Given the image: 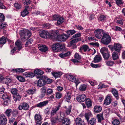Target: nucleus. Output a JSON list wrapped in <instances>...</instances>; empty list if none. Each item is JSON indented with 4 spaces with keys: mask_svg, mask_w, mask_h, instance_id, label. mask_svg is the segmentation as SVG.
<instances>
[{
    "mask_svg": "<svg viewBox=\"0 0 125 125\" xmlns=\"http://www.w3.org/2000/svg\"><path fill=\"white\" fill-rule=\"evenodd\" d=\"M20 34L21 40L24 42L31 36V33L30 31L28 30L26 31L24 30H21L20 31Z\"/></svg>",
    "mask_w": 125,
    "mask_h": 125,
    "instance_id": "f257e3e1",
    "label": "nucleus"
},
{
    "mask_svg": "<svg viewBox=\"0 0 125 125\" xmlns=\"http://www.w3.org/2000/svg\"><path fill=\"white\" fill-rule=\"evenodd\" d=\"M103 35L101 40V42L105 45H108L111 40L110 36L108 34L104 33H103Z\"/></svg>",
    "mask_w": 125,
    "mask_h": 125,
    "instance_id": "f03ea898",
    "label": "nucleus"
},
{
    "mask_svg": "<svg viewBox=\"0 0 125 125\" xmlns=\"http://www.w3.org/2000/svg\"><path fill=\"white\" fill-rule=\"evenodd\" d=\"M52 49L55 51L59 52L63 51V49H65V45L64 44L56 43L52 45Z\"/></svg>",
    "mask_w": 125,
    "mask_h": 125,
    "instance_id": "7ed1b4c3",
    "label": "nucleus"
},
{
    "mask_svg": "<svg viewBox=\"0 0 125 125\" xmlns=\"http://www.w3.org/2000/svg\"><path fill=\"white\" fill-rule=\"evenodd\" d=\"M69 37V36L67 35L66 34H63L57 36V40L59 41H65Z\"/></svg>",
    "mask_w": 125,
    "mask_h": 125,
    "instance_id": "20e7f679",
    "label": "nucleus"
},
{
    "mask_svg": "<svg viewBox=\"0 0 125 125\" xmlns=\"http://www.w3.org/2000/svg\"><path fill=\"white\" fill-rule=\"evenodd\" d=\"M34 119L36 125H41L42 124V116L40 114H37L34 116Z\"/></svg>",
    "mask_w": 125,
    "mask_h": 125,
    "instance_id": "39448f33",
    "label": "nucleus"
},
{
    "mask_svg": "<svg viewBox=\"0 0 125 125\" xmlns=\"http://www.w3.org/2000/svg\"><path fill=\"white\" fill-rule=\"evenodd\" d=\"M113 98L112 96L110 94H108L106 97L104 101V104L105 105L110 104L112 101Z\"/></svg>",
    "mask_w": 125,
    "mask_h": 125,
    "instance_id": "423d86ee",
    "label": "nucleus"
},
{
    "mask_svg": "<svg viewBox=\"0 0 125 125\" xmlns=\"http://www.w3.org/2000/svg\"><path fill=\"white\" fill-rule=\"evenodd\" d=\"M29 108V106L27 103L25 102H23L19 106L18 108L19 110L23 109L27 110Z\"/></svg>",
    "mask_w": 125,
    "mask_h": 125,
    "instance_id": "0eeeda50",
    "label": "nucleus"
},
{
    "mask_svg": "<svg viewBox=\"0 0 125 125\" xmlns=\"http://www.w3.org/2000/svg\"><path fill=\"white\" fill-rule=\"evenodd\" d=\"M66 50L65 48L63 50V52L59 54V56L60 57L62 58H64L70 55V52L69 51L66 52Z\"/></svg>",
    "mask_w": 125,
    "mask_h": 125,
    "instance_id": "6e6552de",
    "label": "nucleus"
},
{
    "mask_svg": "<svg viewBox=\"0 0 125 125\" xmlns=\"http://www.w3.org/2000/svg\"><path fill=\"white\" fill-rule=\"evenodd\" d=\"M7 119L3 114L0 115V125H5L7 122Z\"/></svg>",
    "mask_w": 125,
    "mask_h": 125,
    "instance_id": "1a4fd4ad",
    "label": "nucleus"
},
{
    "mask_svg": "<svg viewBox=\"0 0 125 125\" xmlns=\"http://www.w3.org/2000/svg\"><path fill=\"white\" fill-rule=\"evenodd\" d=\"M39 35L42 38H47L50 37V34L47 31L43 30L39 33Z\"/></svg>",
    "mask_w": 125,
    "mask_h": 125,
    "instance_id": "9d476101",
    "label": "nucleus"
},
{
    "mask_svg": "<svg viewBox=\"0 0 125 125\" xmlns=\"http://www.w3.org/2000/svg\"><path fill=\"white\" fill-rule=\"evenodd\" d=\"M38 48L40 51L42 52H45L48 51V47L44 45L39 44L38 45Z\"/></svg>",
    "mask_w": 125,
    "mask_h": 125,
    "instance_id": "9b49d317",
    "label": "nucleus"
},
{
    "mask_svg": "<svg viewBox=\"0 0 125 125\" xmlns=\"http://www.w3.org/2000/svg\"><path fill=\"white\" fill-rule=\"evenodd\" d=\"M86 96L85 95L82 94L78 96L76 98L77 101L79 102H82L86 100Z\"/></svg>",
    "mask_w": 125,
    "mask_h": 125,
    "instance_id": "f8f14e48",
    "label": "nucleus"
},
{
    "mask_svg": "<svg viewBox=\"0 0 125 125\" xmlns=\"http://www.w3.org/2000/svg\"><path fill=\"white\" fill-rule=\"evenodd\" d=\"M103 30L102 29H98L94 31L95 35L96 38L98 39H100L102 37V34L101 33L102 32L104 33Z\"/></svg>",
    "mask_w": 125,
    "mask_h": 125,
    "instance_id": "ddd939ff",
    "label": "nucleus"
},
{
    "mask_svg": "<svg viewBox=\"0 0 125 125\" xmlns=\"http://www.w3.org/2000/svg\"><path fill=\"white\" fill-rule=\"evenodd\" d=\"M66 76L68 78V79L70 81L72 82H74L76 83H78V79H77L74 76H73L71 74H67L66 75Z\"/></svg>",
    "mask_w": 125,
    "mask_h": 125,
    "instance_id": "4468645a",
    "label": "nucleus"
},
{
    "mask_svg": "<svg viewBox=\"0 0 125 125\" xmlns=\"http://www.w3.org/2000/svg\"><path fill=\"white\" fill-rule=\"evenodd\" d=\"M34 73L35 75L36 76L37 78H40L41 76L44 73L43 71L39 69H36L34 70Z\"/></svg>",
    "mask_w": 125,
    "mask_h": 125,
    "instance_id": "2eb2a0df",
    "label": "nucleus"
},
{
    "mask_svg": "<svg viewBox=\"0 0 125 125\" xmlns=\"http://www.w3.org/2000/svg\"><path fill=\"white\" fill-rule=\"evenodd\" d=\"M75 122L76 125H84L85 124L84 120L79 117L76 119Z\"/></svg>",
    "mask_w": 125,
    "mask_h": 125,
    "instance_id": "dca6fc26",
    "label": "nucleus"
},
{
    "mask_svg": "<svg viewBox=\"0 0 125 125\" xmlns=\"http://www.w3.org/2000/svg\"><path fill=\"white\" fill-rule=\"evenodd\" d=\"M48 101L46 100L42 102H41L39 103L36 104L37 107L39 108H42L46 105L48 103Z\"/></svg>",
    "mask_w": 125,
    "mask_h": 125,
    "instance_id": "f3484780",
    "label": "nucleus"
},
{
    "mask_svg": "<svg viewBox=\"0 0 125 125\" xmlns=\"http://www.w3.org/2000/svg\"><path fill=\"white\" fill-rule=\"evenodd\" d=\"M121 46L119 43H115L114 45V50L117 52H119L120 51Z\"/></svg>",
    "mask_w": 125,
    "mask_h": 125,
    "instance_id": "a211bd4d",
    "label": "nucleus"
},
{
    "mask_svg": "<svg viewBox=\"0 0 125 125\" xmlns=\"http://www.w3.org/2000/svg\"><path fill=\"white\" fill-rule=\"evenodd\" d=\"M13 98L15 102H19L21 100V96L19 94H16L13 95Z\"/></svg>",
    "mask_w": 125,
    "mask_h": 125,
    "instance_id": "6ab92c4d",
    "label": "nucleus"
},
{
    "mask_svg": "<svg viewBox=\"0 0 125 125\" xmlns=\"http://www.w3.org/2000/svg\"><path fill=\"white\" fill-rule=\"evenodd\" d=\"M46 83V82L44 80L40 79L38 81L37 84L38 86L41 87L44 85Z\"/></svg>",
    "mask_w": 125,
    "mask_h": 125,
    "instance_id": "aec40b11",
    "label": "nucleus"
},
{
    "mask_svg": "<svg viewBox=\"0 0 125 125\" xmlns=\"http://www.w3.org/2000/svg\"><path fill=\"white\" fill-rule=\"evenodd\" d=\"M61 125H69L70 123V120L68 118H65L62 120Z\"/></svg>",
    "mask_w": 125,
    "mask_h": 125,
    "instance_id": "412c9836",
    "label": "nucleus"
},
{
    "mask_svg": "<svg viewBox=\"0 0 125 125\" xmlns=\"http://www.w3.org/2000/svg\"><path fill=\"white\" fill-rule=\"evenodd\" d=\"M29 7V6H26L25 7V9L21 13V15L23 17L29 14V12L27 10Z\"/></svg>",
    "mask_w": 125,
    "mask_h": 125,
    "instance_id": "4be33fe9",
    "label": "nucleus"
},
{
    "mask_svg": "<svg viewBox=\"0 0 125 125\" xmlns=\"http://www.w3.org/2000/svg\"><path fill=\"white\" fill-rule=\"evenodd\" d=\"M60 107V106H58L52 108L51 113V115H53L55 114L57 111L59 110Z\"/></svg>",
    "mask_w": 125,
    "mask_h": 125,
    "instance_id": "5701e85b",
    "label": "nucleus"
},
{
    "mask_svg": "<svg viewBox=\"0 0 125 125\" xmlns=\"http://www.w3.org/2000/svg\"><path fill=\"white\" fill-rule=\"evenodd\" d=\"M36 88H32L28 89L27 90V93L30 95H32L36 93Z\"/></svg>",
    "mask_w": 125,
    "mask_h": 125,
    "instance_id": "b1692460",
    "label": "nucleus"
},
{
    "mask_svg": "<svg viewBox=\"0 0 125 125\" xmlns=\"http://www.w3.org/2000/svg\"><path fill=\"white\" fill-rule=\"evenodd\" d=\"M102 107L99 105L95 106L94 108V111L96 113L100 112L102 110Z\"/></svg>",
    "mask_w": 125,
    "mask_h": 125,
    "instance_id": "393cba45",
    "label": "nucleus"
},
{
    "mask_svg": "<svg viewBox=\"0 0 125 125\" xmlns=\"http://www.w3.org/2000/svg\"><path fill=\"white\" fill-rule=\"evenodd\" d=\"M64 21V19L63 17L60 16L57 20L56 24L59 25L62 24Z\"/></svg>",
    "mask_w": 125,
    "mask_h": 125,
    "instance_id": "a878e982",
    "label": "nucleus"
},
{
    "mask_svg": "<svg viewBox=\"0 0 125 125\" xmlns=\"http://www.w3.org/2000/svg\"><path fill=\"white\" fill-rule=\"evenodd\" d=\"M52 74L55 78L60 77L62 75V73L60 72H54L52 73Z\"/></svg>",
    "mask_w": 125,
    "mask_h": 125,
    "instance_id": "bb28decb",
    "label": "nucleus"
},
{
    "mask_svg": "<svg viewBox=\"0 0 125 125\" xmlns=\"http://www.w3.org/2000/svg\"><path fill=\"white\" fill-rule=\"evenodd\" d=\"M71 94L70 93L67 92L65 96L64 99L65 100L68 102H70V101L71 98Z\"/></svg>",
    "mask_w": 125,
    "mask_h": 125,
    "instance_id": "cd10ccee",
    "label": "nucleus"
},
{
    "mask_svg": "<svg viewBox=\"0 0 125 125\" xmlns=\"http://www.w3.org/2000/svg\"><path fill=\"white\" fill-rule=\"evenodd\" d=\"M119 55V52H113L112 55L113 60H115L118 59Z\"/></svg>",
    "mask_w": 125,
    "mask_h": 125,
    "instance_id": "c85d7f7f",
    "label": "nucleus"
},
{
    "mask_svg": "<svg viewBox=\"0 0 125 125\" xmlns=\"http://www.w3.org/2000/svg\"><path fill=\"white\" fill-rule=\"evenodd\" d=\"M96 117L97 119L98 120V122H101L102 120L104 119V118L103 116V114H100L97 115Z\"/></svg>",
    "mask_w": 125,
    "mask_h": 125,
    "instance_id": "c756f323",
    "label": "nucleus"
},
{
    "mask_svg": "<svg viewBox=\"0 0 125 125\" xmlns=\"http://www.w3.org/2000/svg\"><path fill=\"white\" fill-rule=\"evenodd\" d=\"M102 60V58L101 56L99 55H96L94 59V62L97 63L100 62Z\"/></svg>",
    "mask_w": 125,
    "mask_h": 125,
    "instance_id": "7c9ffc66",
    "label": "nucleus"
},
{
    "mask_svg": "<svg viewBox=\"0 0 125 125\" xmlns=\"http://www.w3.org/2000/svg\"><path fill=\"white\" fill-rule=\"evenodd\" d=\"M81 50H83L84 52H86L87 51H90L91 49H89L88 46L86 45H82L81 48H80Z\"/></svg>",
    "mask_w": 125,
    "mask_h": 125,
    "instance_id": "2f4dec72",
    "label": "nucleus"
},
{
    "mask_svg": "<svg viewBox=\"0 0 125 125\" xmlns=\"http://www.w3.org/2000/svg\"><path fill=\"white\" fill-rule=\"evenodd\" d=\"M111 92L113 95L117 99L119 98L118 93L117 91L115 89H113L111 91Z\"/></svg>",
    "mask_w": 125,
    "mask_h": 125,
    "instance_id": "473e14b6",
    "label": "nucleus"
},
{
    "mask_svg": "<svg viewBox=\"0 0 125 125\" xmlns=\"http://www.w3.org/2000/svg\"><path fill=\"white\" fill-rule=\"evenodd\" d=\"M15 44L17 46L18 51H20L21 49L22 46L21 45V43L19 40L16 41L15 43Z\"/></svg>",
    "mask_w": 125,
    "mask_h": 125,
    "instance_id": "72a5a7b5",
    "label": "nucleus"
},
{
    "mask_svg": "<svg viewBox=\"0 0 125 125\" xmlns=\"http://www.w3.org/2000/svg\"><path fill=\"white\" fill-rule=\"evenodd\" d=\"M100 51L102 55L109 52L108 48L105 47L102 48L100 50Z\"/></svg>",
    "mask_w": 125,
    "mask_h": 125,
    "instance_id": "f704fd0d",
    "label": "nucleus"
},
{
    "mask_svg": "<svg viewBox=\"0 0 125 125\" xmlns=\"http://www.w3.org/2000/svg\"><path fill=\"white\" fill-rule=\"evenodd\" d=\"M92 116V115L90 112L86 113L85 114V116L87 122H89V118Z\"/></svg>",
    "mask_w": 125,
    "mask_h": 125,
    "instance_id": "c9c22d12",
    "label": "nucleus"
},
{
    "mask_svg": "<svg viewBox=\"0 0 125 125\" xmlns=\"http://www.w3.org/2000/svg\"><path fill=\"white\" fill-rule=\"evenodd\" d=\"M86 104L88 107H90L92 106V103L91 100L89 98L86 99L85 101Z\"/></svg>",
    "mask_w": 125,
    "mask_h": 125,
    "instance_id": "e433bc0d",
    "label": "nucleus"
},
{
    "mask_svg": "<svg viewBox=\"0 0 125 125\" xmlns=\"http://www.w3.org/2000/svg\"><path fill=\"white\" fill-rule=\"evenodd\" d=\"M110 52L109 51L107 52L102 55L103 58L105 60H107L109 58L110 56Z\"/></svg>",
    "mask_w": 125,
    "mask_h": 125,
    "instance_id": "4c0bfd02",
    "label": "nucleus"
},
{
    "mask_svg": "<svg viewBox=\"0 0 125 125\" xmlns=\"http://www.w3.org/2000/svg\"><path fill=\"white\" fill-rule=\"evenodd\" d=\"M105 62L107 66H113L114 64V62L111 60L106 61Z\"/></svg>",
    "mask_w": 125,
    "mask_h": 125,
    "instance_id": "58836bf2",
    "label": "nucleus"
},
{
    "mask_svg": "<svg viewBox=\"0 0 125 125\" xmlns=\"http://www.w3.org/2000/svg\"><path fill=\"white\" fill-rule=\"evenodd\" d=\"M12 110L10 109H8L6 110L5 112V113L6 115L8 117H9L12 113Z\"/></svg>",
    "mask_w": 125,
    "mask_h": 125,
    "instance_id": "ea45409f",
    "label": "nucleus"
},
{
    "mask_svg": "<svg viewBox=\"0 0 125 125\" xmlns=\"http://www.w3.org/2000/svg\"><path fill=\"white\" fill-rule=\"evenodd\" d=\"M76 31L74 30H69L66 31V33L68 36H70V35H72L76 33Z\"/></svg>",
    "mask_w": 125,
    "mask_h": 125,
    "instance_id": "a19ab883",
    "label": "nucleus"
},
{
    "mask_svg": "<svg viewBox=\"0 0 125 125\" xmlns=\"http://www.w3.org/2000/svg\"><path fill=\"white\" fill-rule=\"evenodd\" d=\"M16 78L20 82H24L25 81V78L22 76H17Z\"/></svg>",
    "mask_w": 125,
    "mask_h": 125,
    "instance_id": "79ce46f5",
    "label": "nucleus"
},
{
    "mask_svg": "<svg viewBox=\"0 0 125 125\" xmlns=\"http://www.w3.org/2000/svg\"><path fill=\"white\" fill-rule=\"evenodd\" d=\"M81 40V38H75L72 40L70 42V43L71 45H72L73 43L77 42Z\"/></svg>",
    "mask_w": 125,
    "mask_h": 125,
    "instance_id": "37998d69",
    "label": "nucleus"
},
{
    "mask_svg": "<svg viewBox=\"0 0 125 125\" xmlns=\"http://www.w3.org/2000/svg\"><path fill=\"white\" fill-rule=\"evenodd\" d=\"M6 40L4 37H2L0 38V44H4L6 42Z\"/></svg>",
    "mask_w": 125,
    "mask_h": 125,
    "instance_id": "c03bdc74",
    "label": "nucleus"
},
{
    "mask_svg": "<svg viewBox=\"0 0 125 125\" xmlns=\"http://www.w3.org/2000/svg\"><path fill=\"white\" fill-rule=\"evenodd\" d=\"M86 86L84 84L81 85L79 88V90L81 91H85L86 89Z\"/></svg>",
    "mask_w": 125,
    "mask_h": 125,
    "instance_id": "a18cd8bd",
    "label": "nucleus"
},
{
    "mask_svg": "<svg viewBox=\"0 0 125 125\" xmlns=\"http://www.w3.org/2000/svg\"><path fill=\"white\" fill-rule=\"evenodd\" d=\"M71 109L72 106H70L69 107L66 109L65 112L67 115H69L70 114Z\"/></svg>",
    "mask_w": 125,
    "mask_h": 125,
    "instance_id": "49530a36",
    "label": "nucleus"
},
{
    "mask_svg": "<svg viewBox=\"0 0 125 125\" xmlns=\"http://www.w3.org/2000/svg\"><path fill=\"white\" fill-rule=\"evenodd\" d=\"M112 124L113 125H119L120 124V122L119 120L115 119L112 122Z\"/></svg>",
    "mask_w": 125,
    "mask_h": 125,
    "instance_id": "de8ad7c7",
    "label": "nucleus"
},
{
    "mask_svg": "<svg viewBox=\"0 0 125 125\" xmlns=\"http://www.w3.org/2000/svg\"><path fill=\"white\" fill-rule=\"evenodd\" d=\"M96 119L93 118L89 121V123L91 125H93L96 124Z\"/></svg>",
    "mask_w": 125,
    "mask_h": 125,
    "instance_id": "09e8293b",
    "label": "nucleus"
},
{
    "mask_svg": "<svg viewBox=\"0 0 125 125\" xmlns=\"http://www.w3.org/2000/svg\"><path fill=\"white\" fill-rule=\"evenodd\" d=\"M33 42V40L32 39H30L26 42L25 44V46L27 47L29 45L31 44Z\"/></svg>",
    "mask_w": 125,
    "mask_h": 125,
    "instance_id": "8fccbe9b",
    "label": "nucleus"
},
{
    "mask_svg": "<svg viewBox=\"0 0 125 125\" xmlns=\"http://www.w3.org/2000/svg\"><path fill=\"white\" fill-rule=\"evenodd\" d=\"M12 114L13 116L15 117L18 114V110L16 109L13 110V111L12 110Z\"/></svg>",
    "mask_w": 125,
    "mask_h": 125,
    "instance_id": "3c124183",
    "label": "nucleus"
},
{
    "mask_svg": "<svg viewBox=\"0 0 125 125\" xmlns=\"http://www.w3.org/2000/svg\"><path fill=\"white\" fill-rule=\"evenodd\" d=\"M60 16L59 15L55 14L52 16L53 20H57L59 18Z\"/></svg>",
    "mask_w": 125,
    "mask_h": 125,
    "instance_id": "603ef678",
    "label": "nucleus"
},
{
    "mask_svg": "<svg viewBox=\"0 0 125 125\" xmlns=\"http://www.w3.org/2000/svg\"><path fill=\"white\" fill-rule=\"evenodd\" d=\"M17 91L18 90L17 89L15 88L12 89L11 90V93L13 95L16 94H18Z\"/></svg>",
    "mask_w": 125,
    "mask_h": 125,
    "instance_id": "864d4df0",
    "label": "nucleus"
},
{
    "mask_svg": "<svg viewBox=\"0 0 125 125\" xmlns=\"http://www.w3.org/2000/svg\"><path fill=\"white\" fill-rule=\"evenodd\" d=\"M51 119L52 123L54 124L56 122V120L58 119V118L56 117H52Z\"/></svg>",
    "mask_w": 125,
    "mask_h": 125,
    "instance_id": "5fc2aeb1",
    "label": "nucleus"
},
{
    "mask_svg": "<svg viewBox=\"0 0 125 125\" xmlns=\"http://www.w3.org/2000/svg\"><path fill=\"white\" fill-rule=\"evenodd\" d=\"M14 6L17 9H20L21 7V5L17 3H15Z\"/></svg>",
    "mask_w": 125,
    "mask_h": 125,
    "instance_id": "6e6d98bb",
    "label": "nucleus"
},
{
    "mask_svg": "<svg viewBox=\"0 0 125 125\" xmlns=\"http://www.w3.org/2000/svg\"><path fill=\"white\" fill-rule=\"evenodd\" d=\"M4 81L5 83L8 84L11 82V80L10 78H6L4 79Z\"/></svg>",
    "mask_w": 125,
    "mask_h": 125,
    "instance_id": "4d7b16f0",
    "label": "nucleus"
},
{
    "mask_svg": "<svg viewBox=\"0 0 125 125\" xmlns=\"http://www.w3.org/2000/svg\"><path fill=\"white\" fill-rule=\"evenodd\" d=\"M47 92L48 95H51L53 93V91L52 89L49 88L47 90Z\"/></svg>",
    "mask_w": 125,
    "mask_h": 125,
    "instance_id": "13d9d810",
    "label": "nucleus"
},
{
    "mask_svg": "<svg viewBox=\"0 0 125 125\" xmlns=\"http://www.w3.org/2000/svg\"><path fill=\"white\" fill-rule=\"evenodd\" d=\"M62 94L60 92H57L56 95V97L57 98H60L62 96Z\"/></svg>",
    "mask_w": 125,
    "mask_h": 125,
    "instance_id": "bf43d9fd",
    "label": "nucleus"
},
{
    "mask_svg": "<svg viewBox=\"0 0 125 125\" xmlns=\"http://www.w3.org/2000/svg\"><path fill=\"white\" fill-rule=\"evenodd\" d=\"M5 19V16L2 13H0V21H4Z\"/></svg>",
    "mask_w": 125,
    "mask_h": 125,
    "instance_id": "052dcab7",
    "label": "nucleus"
},
{
    "mask_svg": "<svg viewBox=\"0 0 125 125\" xmlns=\"http://www.w3.org/2000/svg\"><path fill=\"white\" fill-rule=\"evenodd\" d=\"M99 20L100 21L105 20L106 18L104 15H101L99 18Z\"/></svg>",
    "mask_w": 125,
    "mask_h": 125,
    "instance_id": "680f3d73",
    "label": "nucleus"
},
{
    "mask_svg": "<svg viewBox=\"0 0 125 125\" xmlns=\"http://www.w3.org/2000/svg\"><path fill=\"white\" fill-rule=\"evenodd\" d=\"M74 57L75 58L79 60L81 58V56L79 55L78 53H76L74 55Z\"/></svg>",
    "mask_w": 125,
    "mask_h": 125,
    "instance_id": "e2e57ef3",
    "label": "nucleus"
},
{
    "mask_svg": "<svg viewBox=\"0 0 125 125\" xmlns=\"http://www.w3.org/2000/svg\"><path fill=\"white\" fill-rule=\"evenodd\" d=\"M31 1L29 0H25L24 3L25 5L28 6L29 4L31 3Z\"/></svg>",
    "mask_w": 125,
    "mask_h": 125,
    "instance_id": "0e129e2a",
    "label": "nucleus"
},
{
    "mask_svg": "<svg viewBox=\"0 0 125 125\" xmlns=\"http://www.w3.org/2000/svg\"><path fill=\"white\" fill-rule=\"evenodd\" d=\"M81 36V34L79 33H77L74 35L73 36V38H77L78 37Z\"/></svg>",
    "mask_w": 125,
    "mask_h": 125,
    "instance_id": "69168bd1",
    "label": "nucleus"
},
{
    "mask_svg": "<svg viewBox=\"0 0 125 125\" xmlns=\"http://www.w3.org/2000/svg\"><path fill=\"white\" fill-rule=\"evenodd\" d=\"M43 26L44 27L47 29H49L51 27L49 23H48L43 24Z\"/></svg>",
    "mask_w": 125,
    "mask_h": 125,
    "instance_id": "338daca9",
    "label": "nucleus"
},
{
    "mask_svg": "<svg viewBox=\"0 0 125 125\" xmlns=\"http://www.w3.org/2000/svg\"><path fill=\"white\" fill-rule=\"evenodd\" d=\"M8 98H9V97L5 93L2 95V98L3 100H5L6 99H8Z\"/></svg>",
    "mask_w": 125,
    "mask_h": 125,
    "instance_id": "774afa93",
    "label": "nucleus"
}]
</instances>
